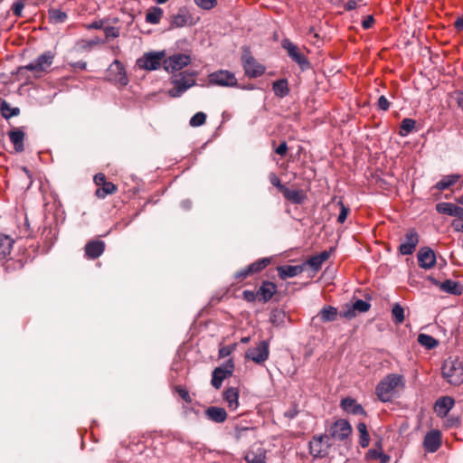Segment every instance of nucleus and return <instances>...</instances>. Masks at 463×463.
<instances>
[{"instance_id": "1", "label": "nucleus", "mask_w": 463, "mask_h": 463, "mask_svg": "<svg viewBox=\"0 0 463 463\" xmlns=\"http://www.w3.org/2000/svg\"><path fill=\"white\" fill-rule=\"evenodd\" d=\"M399 385L403 386V377L400 374L390 373L377 384L375 393L381 402H390Z\"/></svg>"}, {"instance_id": "2", "label": "nucleus", "mask_w": 463, "mask_h": 463, "mask_svg": "<svg viewBox=\"0 0 463 463\" xmlns=\"http://www.w3.org/2000/svg\"><path fill=\"white\" fill-rule=\"evenodd\" d=\"M54 59V54L48 51L39 55L37 59L24 66H19L16 70L17 75H23L25 71H30L39 77L42 73L46 72L52 66Z\"/></svg>"}, {"instance_id": "3", "label": "nucleus", "mask_w": 463, "mask_h": 463, "mask_svg": "<svg viewBox=\"0 0 463 463\" xmlns=\"http://www.w3.org/2000/svg\"><path fill=\"white\" fill-rule=\"evenodd\" d=\"M442 376L452 385H460L463 383V364L458 359L449 358L444 361Z\"/></svg>"}, {"instance_id": "4", "label": "nucleus", "mask_w": 463, "mask_h": 463, "mask_svg": "<svg viewBox=\"0 0 463 463\" xmlns=\"http://www.w3.org/2000/svg\"><path fill=\"white\" fill-rule=\"evenodd\" d=\"M326 434L315 435L308 443L309 453L313 458H323L329 454L331 444Z\"/></svg>"}, {"instance_id": "5", "label": "nucleus", "mask_w": 463, "mask_h": 463, "mask_svg": "<svg viewBox=\"0 0 463 463\" xmlns=\"http://www.w3.org/2000/svg\"><path fill=\"white\" fill-rule=\"evenodd\" d=\"M106 80L120 87H126L129 80L125 66L118 60H115L106 71Z\"/></svg>"}, {"instance_id": "6", "label": "nucleus", "mask_w": 463, "mask_h": 463, "mask_svg": "<svg viewBox=\"0 0 463 463\" xmlns=\"http://www.w3.org/2000/svg\"><path fill=\"white\" fill-rule=\"evenodd\" d=\"M165 52H150L137 60V66L146 71L157 70L164 61Z\"/></svg>"}, {"instance_id": "7", "label": "nucleus", "mask_w": 463, "mask_h": 463, "mask_svg": "<svg viewBox=\"0 0 463 463\" xmlns=\"http://www.w3.org/2000/svg\"><path fill=\"white\" fill-rule=\"evenodd\" d=\"M242 67L247 75L250 78H257L264 74L265 66L259 63L256 59L251 55L250 52L245 50L241 56Z\"/></svg>"}, {"instance_id": "8", "label": "nucleus", "mask_w": 463, "mask_h": 463, "mask_svg": "<svg viewBox=\"0 0 463 463\" xmlns=\"http://www.w3.org/2000/svg\"><path fill=\"white\" fill-rule=\"evenodd\" d=\"M234 363L232 359L227 360L222 365L213 371L211 383L215 389H220L222 382L232 375Z\"/></svg>"}, {"instance_id": "9", "label": "nucleus", "mask_w": 463, "mask_h": 463, "mask_svg": "<svg viewBox=\"0 0 463 463\" xmlns=\"http://www.w3.org/2000/svg\"><path fill=\"white\" fill-rule=\"evenodd\" d=\"M209 83L211 85H217L222 87H235L238 84V80L234 73L226 70H220L212 72L208 76Z\"/></svg>"}, {"instance_id": "10", "label": "nucleus", "mask_w": 463, "mask_h": 463, "mask_svg": "<svg viewBox=\"0 0 463 463\" xmlns=\"http://www.w3.org/2000/svg\"><path fill=\"white\" fill-rule=\"evenodd\" d=\"M283 49H285L288 56L299 65L302 70L309 68L310 63L307 58L301 52L300 49L294 44L290 40L284 39L281 43Z\"/></svg>"}, {"instance_id": "11", "label": "nucleus", "mask_w": 463, "mask_h": 463, "mask_svg": "<svg viewBox=\"0 0 463 463\" xmlns=\"http://www.w3.org/2000/svg\"><path fill=\"white\" fill-rule=\"evenodd\" d=\"M352 433V427L350 423L343 419L335 420L328 430L329 439H335L338 440L346 439Z\"/></svg>"}, {"instance_id": "12", "label": "nucleus", "mask_w": 463, "mask_h": 463, "mask_svg": "<svg viewBox=\"0 0 463 463\" xmlns=\"http://www.w3.org/2000/svg\"><path fill=\"white\" fill-rule=\"evenodd\" d=\"M269 354V344L266 341H260L254 347H250L245 354L246 359L251 360L256 364H263L268 360Z\"/></svg>"}, {"instance_id": "13", "label": "nucleus", "mask_w": 463, "mask_h": 463, "mask_svg": "<svg viewBox=\"0 0 463 463\" xmlns=\"http://www.w3.org/2000/svg\"><path fill=\"white\" fill-rule=\"evenodd\" d=\"M94 183L99 186L95 194L99 199H104L107 195L113 194L118 191L117 185L108 182L106 175L102 173L94 175Z\"/></svg>"}, {"instance_id": "14", "label": "nucleus", "mask_w": 463, "mask_h": 463, "mask_svg": "<svg viewBox=\"0 0 463 463\" xmlns=\"http://www.w3.org/2000/svg\"><path fill=\"white\" fill-rule=\"evenodd\" d=\"M190 61L191 58L189 55L178 53L164 59L163 66L166 71L174 72L182 70L184 67L187 66Z\"/></svg>"}, {"instance_id": "15", "label": "nucleus", "mask_w": 463, "mask_h": 463, "mask_svg": "<svg viewBox=\"0 0 463 463\" xmlns=\"http://www.w3.org/2000/svg\"><path fill=\"white\" fill-rule=\"evenodd\" d=\"M171 83L174 85L168 90V95L172 98L180 97L185 90L195 84V80L192 78H186L184 75L175 76L172 79Z\"/></svg>"}, {"instance_id": "16", "label": "nucleus", "mask_w": 463, "mask_h": 463, "mask_svg": "<svg viewBox=\"0 0 463 463\" xmlns=\"http://www.w3.org/2000/svg\"><path fill=\"white\" fill-rule=\"evenodd\" d=\"M442 444V434L439 430L428 431L424 437L423 448L427 452H436Z\"/></svg>"}, {"instance_id": "17", "label": "nucleus", "mask_w": 463, "mask_h": 463, "mask_svg": "<svg viewBox=\"0 0 463 463\" xmlns=\"http://www.w3.org/2000/svg\"><path fill=\"white\" fill-rule=\"evenodd\" d=\"M418 243V232L414 229H410L405 234L404 241L399 246V251L402 255H411L414 252Z\"/></svg>"}, {"instance_id": "18", "label": "nucleus", "mask_w": 463, "mask_h": 463, "mask_svg": "<svg viewBox=\"0 0 463 463\" xmlns=\"http://www.w3.org/2000/svg\"><path fill=\"white\" fill-rule=\"evenodd\" d=\"M106 244L101 240L89 241L84 247L85 257L88 260H96L105 251Z\"/></svg>"}, {"instance_id": "19", "label": "nucleus", "mask_w": 463, "mask_h": 463, "mask_svg": "<svg viewBox=\"0 0 463 463\" xmlns=\"http://www.w3.org/2000/svg\"><path fill=\"white\" fill-rule=\"evenodd\" d=\"M455 405V400L450 396H442L435 403L433 410L438 417H446Z\"/></svg>"}, {"instance_id": "20", "label": "nucleus", "mask_w": 463, "mask_h": 463, "mask_svg": "<svg viewBox=\"0 0 463 463\" xmlns=\"http://www.w3.org/2000/svg\"><path fill=\"white\" fill-rule=\"evenodd\" d=\"M419 266L425 269L433 268L436 264L435 252L429 247L421 248L418 252Z\"/></svg>"}, {"instance_id": "21", "label": "nucleus", "mask_w": 463, "mask_h": 463, "mask_svg": "<svg viewBox=\"0 0 463 463\" xmlns=\"http://www.w3.org/2000/svg\"><path fill=\"white\" fill-rule=\"evenodd\" d=\"M192 16L188 10L180 8L176 14L170 18V29L184 27L187 24H192Z\"/></svg>"}, {"instance_id": "22", "label": "nucleus", "mask_w": 463, "mask_h": 463, "mask_svg": "<svg viewBox=\"0 0 463 463\" xmlns=\"http://www.w3.org/2000/svg\"><path fill=\"white\" fill-rule=\"evenodd\" d=\"M436 210L439 213L449 216L458 217L463 220V208L451 203H439L436 204Z\"/></svg>"}, {"instance_id": "23", "label": "nucleus", "mask_w": 463, "mask_h": 463, "mask_svg": "<svg viewBox=\"0 0 463 463\" xmlns=\"http://www.w3.org/2000/svg\"><path fill=\"white\" fill-rule=\"evenodd\" d=\"M435 285H439L440 290L446 293H449L455 296H460L463 293V286L460 282L446 279L445 281L439 283V281L432 279Z\"/></svg>"}, {"instance_id": "24", "label": "nucleus", "mask_w": 463, "mask_h": 463, "mask_svg": "<svg viewBox=\"0 0 463 463\" xmlns=\"http://www.w3.org/2000/svg\"><path fill=\"white\" fill-rule=\"evenodd\" d=\"M223 400L230 411H234L239 408V390L235 387H229L223 392Z\"/></svg>"}, {"instance_id": "25", "label": "nucleus", "mask_w": 463, "mask_h": 463, "mask_svg": "<svg viewBox=\"0 0 463 463\" xmlns=\"http://www.w3.org/2000/svg\"><path fill=\"white\" fill-rule=\"evenodd\" d=\"M260 301L266 303L269 301L277 292V285L270 281H263L258 289Z\"/></svg>"}, {"instance_id": "26", "label": "nucleus", "mask_w": 463, "mask_h": 463, "mask_svg": "<svg viewBox=\"0 0 463 463\" xmlns=\"http://www.w3.org/2000/svg\"><path fill=\"white\" fill-rule=\"evenodd\" d=\"M282 194L286 200L295 204H302L307 199V194L302 189L292 190L286 186Z\"/></svg>"}, {"instance_id": "27", "label": "nucleus", "mask_w": 463, "mask_h": 463, "mask_svg": "<svg viewBox=\"0 0 463 463\" xmlns=\"http://www.w3.org/2000/svg\"><path fill=\"white\" fill-rule=\"evenodd\" d=\"M278 275L281 279L294 278L304 270V265H284L277 268Z\"/></svg>"}, {"instance_id": "28", "label": "nucleus", "mask_w": 463, "mask_h": 463, "mask_svg": "<svg viewBox=\"0 0 463 463\" xmlns=\"http://www.w3.org/2000/svg\"><path fill=\"white\" fill-rule=\"evenodd\" d=\"M204 413L208 420L216 423H222L227 420V412L222 407L211 406L205 410Z\"/></svg>"}, {"instance_id": "29", "label": "nucleus", "mask_w": 463, "mask_h": 463, "mask_svg": "<svg viewBox=\"0 0 463 463\" xmlns=\"http://www.w3.org/2000/svg\"><path fill=\"white\" fill-rule=\"evenodd\" d=\"M341 408L354 415H365V411L361 404L357 403L354 399L345 398L341 401Z\"/></svg>"}, {"instance_id": "30", "label": "nucleus", "mask_w": 463, "mask_h": 463, "mask_svg": "<svg viewBox=\"0 0 463 463\" xmlns=\"http://www.w3.org/2000/svg\"><path fill=\"white\" fill-rule=\"evenodd\" d=\"M244 459L247 463H266V450L262 448L250 449L246 453Z\"/></svg>"}, {"instance_id": "31", "label": "nucleus", "mask_w": 463, "mask_h": 463, "mask_svg": "<svg viewBox=\"0 0 463 463\" xmlns=\"http://www.w3.org/2000/svg\"><path fill=\"white\" fill-rule=\"evenodd\" d=\"M10 141L14 144L16 152H22L24 149V133L21 129H14L9 132Z\"/></svg>"}, {"instance_id": "32", "label": "nucleus", "mask_w": 463, "mask_h": 463, "mask_svg": "<svg viewBox=\"0 0 463 463\" xmlns=\"http://www.w3.org/2000/svg\"><path fill=\"white\" fill-rule=\"evenodd\" d=\"M460 179L457 174L444 175L434 186L439 191H444L455 184Z\"/></svg>"}, {"instance_id": "33", "label": "nucleus", "mask_w": 463, "mask_h": 463, "mask_svg": "<svg viewBox=\"0 0 463 463\" xmlns=\"http://www.w3.org/2000/svg\"><path fill=\"white\" fill-rule=\"evenodd\" d=\"M274 94L279 98H284L288 95V82L286 79L275 80L272 84Z\"/></svg>"}, {"instance_id": "34", "label": "nucleus", "mask_w": 463, "mask_h": 463, "mask_svg": "<svg viewBox=\"0 0 463 463\" xmlns=\"http://www.w3.org/2000/svg\"><path fill=\"white\" fill-rule=\"evenodd\" d=\"M318 317L323 323L333 322L336 320L338 317L337 308L332 306H326L320 310Z\"/></svg>"}, {"instance_id": "35", "label": "nucleus", "mask_w": 463, "mask_h": 463, "mask_svg": "<svg viewBox=\"0 0 463 463\" xmlns=\"http://www.w3.org/2000/svg\"><path fill=\"white\" fill-rule=\"evenodd\" d=\"M164 11L162 8L153 6L149 8L146 14V22L150 24H158L163 17Z\"/></svg>"}, {"instance_id": "36", "label": "nucleus", "mask_w": 463, "mask_h": 463, "mask_svg": "<svg viewBox=\"0 0 463 463\" xmlns=\"http://www.w3.org/2000/svg\"><path fill=\"white\" fill-rule=\"evenodd\" d=\"M14 241L8 236H0V261L5 260L13 248Z\"/></svg>"}, {"instance_id": "37", "label": "nucleus", "mask_w": 463, "mask_h": 463, "mask_svg": "<svg viewBox=\"0 0 463 463\" xmlns=\"http://www.w3.org/2000/svg\"><path fill=\"white\" fill-rule=\"evenodd\" d=\"M0 110H1L2 116L6 119H8L12 117H16L20 114L19 108H17V107L12 108L10 106V104L5 99H1Z\"/></svg>"}, {"instance_id": "38", "label": "nucleus", "mask_w": 463, "mask_h": 463, "mask_svg": "<svg viewBox=\"0 0 463 463\" xmlns=\"http://www.w3.org/2000/svg\"><path fill=\"white\" fill-rule=\"evenodd\" d=\"M366 460H380L381 463H387L390 460V457L386 454H383L381 451V448L379 449H370L366 455H365Z\"/></svg>"}, {"instance_id": "39", "label": "nucleus", "mask_w": 463, "mask_h": 463, "mask_svg": "<svg viewBox=\"0 0 463 463\" xmlns=\"http://www.w3.org/2000/svg\"><path fill=\"white\" fill-rule=\"evenodd\" d=\"M418 342L427 349L435 348L439 345L438 340L427 334H420L418 335Z\"/></svg>"}, {"instance_id": "40", "label": "nucleus", "mask_w": 463, "mask_h": 463, "mask_svg": "<svg viewBox=\"0 0 463 463\" xmlns=\"http://www.w3.org/2000/svg\"><path fill=\"white\" fill-rule=\"evenodd\" d=\"M269 263H270V259L262 258V259H259L258 260L250 264L249 267H250V269L252 275H254V274L260 272L265 268H267V266L269 265Z\"/></svg>"}, {"instance_id": "41", "label": "nucleus", "mask_w": 463, "mask_h": 463, "mask_svg": "<svg viewBox=\"0 0 463 463\" xmlns=\"http://www.w3.org/2000/svg\"><path fill=\"white\" fill-rule=\"evenodd\" d=\"M357 430L360 433V440L359 443L361 447L366 448L369 445L370 437L367 432L366 424L364 422H359L357 425Z\"/></svg>"}, {"instance_id": "42", "label": "nucleus", "mask_w": 463, "mask_h": 463, "mask_svg": "<svg viewBox=\"0 0 463 463\" xmlns=\"http://www.w3.org/2000/svg\"><path fill=\"white\" fill-rule=\"evenodd\" d=\"M48 14L50 21L54 24L63 23L67 19V14L60 9H51Z\"/></svg>"}, {"instance_id": "43", "label": "nucleus", "mask_w": 463, "mask_h": 463, "mask_svg": "<svg viewBox=\"0 0 463 463\" xmlns=\"http://www.w3.org/2000/svg\"><path fill=\"white\" fill-rule=\"evenodd\" d=\"M392 315L395 324H402L404 321V308L399 303L393 305Z\"/></svg>"}, {"instance_id": "44", "label": "nucleus", "mask_w": 463, "mask_h": 463, "mask_svg": "<svg viewBox=\"0 0 463 463\" xmlns=\"http://www.w3.org/2000/svg\"><path fill=\"white\" fill-rule=\"evenodd\" d=\"M102 43L103 41L100 38L95 37L91 40H80L77 42V46L80 50L87 51L90 50L92 46L99 45Z\"/></svg>"}, {"instance_id": "45", "label": "nucleus", "mask_w": 463, "mask_h": 463, "mask_svg": "<svg viewBox=\"0 0 463 463\" xmlns=\"http://www.w3.org/2000/svg\"><path fill=\"white\" fill-rule=\"evenodd\" d=\"M415 120L414 119H411V118H404L402 119V121L401 122V131H400V134L402 136H406L408 135L410 132H411L414 128H415Z\"/></svg>"}, {"instance_id": "46", "label": "nucleus", "mask_w": 463, "mask_h": 463, "mask_svg": "<svg viewBox=\"0 0 463 463\" xmlns=\"http://www.w3.org/2000/svg\"><path fill=\"white\" fill-rule=\"evenodd\" d=\"M371 305L363 299H357L352 304V308L355 310L356 313H364L370 309Z\"/></svg>"}, {"instance_id": "47", "label": "nucleus", "mask_w": 463, "mask_h": 463, "mask_svg": "<svg viewBox=\"0 0 463 463\" xmlns=\"http://www.w3.org/2000/svg\"><path fill=\"white\" fill-rule=\"evenodd\" d=\"M206 121V115L203 112L195 113L190 119V125L192 127L203 126Z\"/></svg>"}, {"instance_id": "48", "label": "nucleus", "mask_w": 463, "mask_h": 463, "mask_svg": "<svg viewBox=\"0 0 463 463\" xmlns=\"http://www.w3.org/2000/svg\"><path fill=\"white\" fill-rule=\"evenodd\" d=\"M337 205L339 206L340 208V213H339V215L337 217V222L339 223H344L347 218V215L350 212V209L348 206L345 205L344 203L340 200L338 201L337 203Z\"/></svg>"}, {"instance_id": "49", "label": "nucleus", "mask_w": 463, "mask_h": 463, "mask_svg": "<svg viewBox=\"0 0 463 463\" xmlns=\"http://www.w3.org/2000/svg\"><path fill=\"white\" fill-rule=\"evenodd\" d=\"M323 262L316 256L309 258L304 265H308L314 271L321 269Z\"/></svg>"}, {"instance_id": "50", "label": "nucleus", "mask_w": 463, "mask_h": 463, "mask_svg": "<svg viewBox=\"0 0 463 463\" xmlns=\"http://www.w3.org/2000/svg\"><path fill=\"white\" fill-rule=\"evenodd\" d=\"M195 4L205 10H211L217 5V0H194Z\"/></svg>"}, {"instance_id": "51", "label": "nucleus", "mask_w": 463, "mask_h": 463, "mask_svg": "<svg viewBox=\"0 0 463 463\" xmlns=\"http://www.w3.org/2000/svg\"><path fill=\"white\" fill-rule=\"evenodd\" d=\"M175 392L178 393V395H179V396H180V397H181V398H182L185 402H187V403H191V402H192V398H191V396H190V394H189V392H188L185 388H184V387H182V386L178 385V386H175Z\"/></svg>"}, {"instance_id": "52", "label": "nucleus", "mask_w": 463, "mask_h": 463, "mask_svg": "<svg viewBox=\"0 0 463 463\" xmlns=\"http://www.w3.org/2000/svg\"><path fill=\"white\" fill-rule=\"evenodd\" d=\"M356 312L352 308L351 305H345L344 309L341 311L340 316L347 319H352L356 316Z\"/></svg>"}, {"instance_id": "53", "label": "nucleus", "mask_w": 463, "mask_h": 463, "mask_svg": "<svg viewBox=\"0 0 463 463\" xmlns=\"http://www.w3.org/2000/svg\"><path fill=\"white\" fill-rule=\"evenodd\" d=\"M250 276H252V273L250 269V267L247 266L244 269H241V270L237 271L234 275V279L241 281Z\"/></svg>"}, {"instance_id": "54", "label": "nucleus", "mask_w": 463, "mask_h": 463, "mask_svg": "<svg viewBox=\"0 0 463 463\" xmlns=\"http://www.w3.org/2000/svg\"><path fill=\"white\" fill-rule=\"evenodd\" d=\"M107 39L118 38L119 36V29L114 26H107L104 28Z\"/></svg>"}, {"instance_id": "55", "label": "nucleus", "mask_w": 463, "mask_h": 463, "mask_svg": "<svg viewBox=\"0 0 463 463\" xmlns=\"http://www.w3.org/2000/svg\"><path fill=\"white\" fill-rule=\"evenodd\" d=\"M269 182L271 183L272 185L277 187L279 191L281 193L286 188V185L282 184L280 179L273 173L269 175Z\"/></svg>"}, {"instance_id": "56", "label": "nucleus", "mask_w": 463, "mask_h": 463, "mask_svg": "<svg viewBox=\"0 0 463 463\" xmlns=\"http://www.w3.org/2000/svg\"><path fill=\"white\" fill-rule=\"evenodd\" d=\"M243 298L245 300L249 302H253L255 300L260 301V296L258 291H251V290H244L243 291Z\"/></svg>"}, {"instance_id": "57", "label": "nucleus", "mask_w": 463, "mask_h": 463, "mask_svg": "<svg viewBox=\"0 0 463 463\" xmlns=\"http://www.w3.org/2000/svg\"><path fill=\"white\" fill-rule=\"evenodd\" d=\"M235 349V345H225L219 349V357L224 358L229 356Z\"/></svg>"}, {"instance_id": "58", "label": "nucleus", "mask_w": 463, "mask_h": 463, "mask_svg": "<svg viewBox=\"0 0 463 463\" xmlns=\"http://www.w3.org/2000/svg\"><path fill=\"white\" fill-rule=\"evenodd\" d=\"M24 8V5L23 2L20 1L14 2L11 7L13 14L18 17L22 15Z\"/></svg>"}, {"instance_id": "59", "label": "nucleus", "mask_w": 463, "mask_h": 463, "mask_svg": "<svg viewBox=\"0 0 463 463\" xmlns=\"http://www.w3.org/2000/svg\"><path fill=\"white\" fill-rule=\"evenodd\" d=\"M377 105H378V108L383 111H386L389 109L390 108V102L389 100L385 98V96L382 95L379 99H378V102H377Z\"/></svg>"}, {"instance_id": "60", "label": "nucleus", "mask_w": 463, "mask_h": 463, "mask_svg": "<svg viewBox=\"0 0 463 463\" xmlns=\"http://www.w3.org/2000/svg\"><path fill=\"white\" fill-rule=\"evenodd\" d=\"M104 25L103 20H96L92 22L91 24H84V27L87 30H99L101 29Z\"/></svg>"}, {"instance_id": "61", "label": "nucleus", "mask_w": 463, "mask_h": 463, "mask_svg": "<svg viewBox=\"0 0 463 463\" xmlns=\"http://www.w3.org/2000/svg\"><path fill=\"white\" fill-rule=\"evenodd\" d=\"M298 414V410L297 409V405L295 404L284 412V416L289 420L294 419Z\"/></svg>"}, {"instance_id": "62", "label": "nucleus", "mask_w": 463, "mask_h": 463, "mask_svg": "<svg viewBox=\"0 0 463 463\" xmlns=\"http://www.w3.org/2000/svg\"><path fill=\"white\" fill-rule=\"evenodd\" d=\"M287 152H288V145H287L286 141L281 142L279 144V146L275 149V153L281 156H286Z\"/></svg>"}, {"instance_id": "63", "label": "nucleus", "mask_w": 463, "mask_h": 463, "mask_svg": "<svg viewBox=\"0 0 463 463\" xmlns=\"http://www.w3.org/2000/svg\"><path fill=\"white\" fill-rule=\"evenodd\" d=\"M360 2H362V0H348L345 5V9L347 11L354 10L357 7Z\"/></svg>"}, {"instance_id": "64", "label": "nucleus", "mask_w": 463, "mask_h": 463, "mask_svg": "<svg viewBox=\"0 0 463 463\" xmlns=\"http://www.w3.org/2000/svg\"><path fill=\"white\" fill-rule=\"evenodd\" d=\"M373 23H374V19H373V17L372 15H368V16H366V17L364 19V21H363V23H362V26H363V28H364V29H369V28H371V27H372V25L373 24Z\"/></svg>"}]
</instances>
